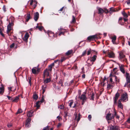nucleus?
<instances>
[{
  "instance_id": "obj_1",
  "label": "nucleus",
  "mask_w": 130,
  "mask_h": 130,
  "mask_svg": "<svg viewBox=\"0 0 130 130\" xmlns=\"http://www.w3.org/2000/svg\"><path fill=\"white\" fill-rule=\"evenodd\" d=\"M119 100L122 101L123 102H125L128 100V96L127 93L125 92L122 95L121 99Z\"/></svg>"
},
{
  "instance_id": "obj_2",
  "label": "nucleus",
  "mask_w": 130,
  "mask_h": 130,
  "mask_svg": "<svg viewBox=\"0 0 130 130\" xmlns=\"http://www.w3.org/2000/svg\"><path fill=\"white\" fill-rule=\"evenodd\" d=\"M78 97L80 100L82 101V104L83 105L86 101L87 98L85 95V93H83L81 95L78 96Z\"/></svg>"
},
{
  "instance_id": "obj_3",
  "label": "nucleus",
  "mask_w": 130,
  "mask_h": 130,
  "mask_svg": "<svg viewBox=\"0 0 130 130\" xmlns=\"http://www.w3.org/2000/svg\"><path fill=\"white\" fill-rule=\"evenodd\" d=\"M97 56L96 55H94L91 58V59H88L87 61V63L90 65H91L93 64V62L96 59Z\"/></svg>"
},
{
  "instance_id": "obj_4",
  "label": "nucleus",
  "mask_w": 130,
  "mask_h": 130,
  "mask_svg": "<svg viewBox=\"0 0 130 130\" xmlns=\"http://www.w3.org/2000/svg\"><path fill=\"white\" fill-rule=\"evenodd\" d=\"M120 96V94L118 92H117L115 94V96L113 98V103L114 105L117 104V100L118 99Z\"/></svg>"
},
{
  "instance_id": "obj_5",
  "label": "nucleus",
  "mask_w": 130,
  "mask_h": 130,
  "mask_svg": "<svg viewBox=\"0 0 130 130\" xmlns=\"http://www.w3.org/2000/svg\"><path fill=\"white\" fill-rule=\"evenodd\" d=\"M117 69V68H115L113 69V71L112 72V73H111L110 74V76H111L112 78L115 77L116 81L119 82V79L115 75L113 76L112 75V74H116V73L114 72V71Z\"/></svg>"
},
{
  "instance_id": "obj_6",
  "label": "nucleus",
  "mask_w": 130,
  "mask_h": 130,
  "mask_svg": "<svg viewBox=\"0 0 130 130\" xmlns=\"http://www.w3.org/2000/svg\"><path fill=\"white\" fill-rule=\"evenodd\" d=\"M40 71V69H39L38 67H34L31 70L32 73L34 74H38Z\"/></svg>"
},
{
  "instance_id": "obj_7",
  "label": "nucleus",
  "mask_w": 130,
  "mask_h": 130,
  "mask_svg": "<svg viewBox=\"0 0 130 130\" xmlns=\"http://www.w3.org/2000/svg\"><path fill=\"white\" fill-rule=\"evenodd\" d=\"M98 11L99 14L102 13L104 12L107 13L108 12V10L106 8H104L103 9L101 8H99L98 9Z\"/></svg>"
},
{
  "instance_id": "obj_8",
  "label": "nucleus",
  "mask_w": 130,
  "mask_h": 130,
  "mask_svg": "<svg viewBox=\"0 0 130 130\" xmlns=\"http://www.w3.org/2000/svg\"><path fill=\"white\" fill-rule=\"evenodd\" d=\"M29 1L30 2V5H33L32 7L34 9L37 6V2L35 0H30Z\"/></svg>"
},
{
  "instance_id": "obj_9",
  "label": "nucleus",
  "mask_w": 130,
  "mask_h": 130,
  "mask_svg": "<svg viewBox=\"0 0 130 130\" xmlns=\"http://www.w3.org/2000/svg\"><path fill=\"white\" fill-rule=\"evenodd\" d=\"M114 117L113 114L111 113H108L106 115V119L107 120H111L114 118Z\"/></svg>"
},
{
  "instance_id": "obj_10",
  "label": "nucleus",
  "mask_w": 130,
  "mask_h": 130,
  "mask_svg": "<svg viewBox=\"0 0 130 130\" xmlns=\"http://www.w3.org/2000/svg\"><path fill=\"white\" fill-rule=\"evenodd\" d=\"M51 71H50L46 69L44 70L43 73V77L44 78H45V76L48 77L49 76L51 72Z\"/></svg>"
},
{
  "instance_id": "obj_11",
  "label": "nucleus",
  "mask_w": 130,
  "mask_h": 130,
  "mask_svg": "<svg viewBox=\"0 0 130 130\" xmlns=\"http://www.w3.org/2000/svg\"><path fill=\"white\" fill-rule=\"evenodd\" d=\"M108 57L110 58H113L115 57V54L112 51L108 52Z\"/></svg>"
},
{
  "instance_id": "obj_12",
  "label": "nucleus",
  "mask_w": 130,
  "mask_h": 130,
  "mask_svg": "<svg viewBox=\"0 0 130 130\" xmlns=\"http://www.w3.org/2000/svg\"><path fill=\"white\" fill-rule=\"evenodd\" d=\"M124 66L123 64L119 66V67L120 71L123 74L125 73V70L124 68Z\"/></svg>"
},
{
  "instance_id": "obj_13",
  "label": "nucleus",
  "mask_w": 130,
  "mask_h": 130,
  "mask_svg": "<svg viewBox=\"0 0 130 130\" xmlns=\"http://www.w3.org/2000/svg\"><path fill=\"white\" fill-rule=\"evenodd\" d=\"M69 106L70 107H72V108H74L76 106L77 103H75L74 104V105L72 106V104H73V100L69 101Z\"/></svg>"
},
{
  "instance_id": "obj_14",
  "label": "nucleus",
  "mask_w": 130,
  "mask_h": 130,
  "mask_svg": "<svg viewBox=\"0 0 130 130\" xmlns=\"http://www.w3.org/2000/svg\"><path fill=\"white\" fill-rule=\"evenodd\" d=\"M126 82L124 85V87H130V78L126 79Z\"/></svg>"
},
{
  "instance_id": "obj_15",
  "label": "nucleus",
  "mask_w": 130,
  "mask_h": 130,
  "mask_svg": "<svg viewBox=\"0 0 130 130\" xmlns=\"http://www.w3.org/2000/svg\"><path fill=\"white\" fill-rule=\"evenodd\" d=\"M11 30V24L9 23L7 26V33L9 35V33L10 30Z\"/></svg>"
},
{
  "instance_id": "obj_16",
  "label": "nucleus",
  "mask_w": 130,
  "mask_h": 130,
  "mask_svg": "<svg viewBox=\"0 0 130 130\" xmlns=\"http://www.w3.org/2000/svg\"><path fill=\"white\" fill-rule=\"evenodd\" d=\"M29 37V35L28 33H26L24 36V37L23 38V40L25 42H27L28 39Z\"/></svg>"
},
{
  "instance_id": "obj_17",
  "label": "nucleus",
  "mask_w": 130,
  "mask_h": 130,
  "mask_svg": "<svg viewBox=\"0 0 130 130\" xmlns=\"http://www.w3.org/2000/svg\"><path fill=\"white\" fill-rule=\"evenodd\" d=\"M121 101L120 100H119L118 101V107L119 108L123 109V105L121 103Z\"/></svg>"
},
{
  "instance_id": "obj_18",
  "label": "nucleus",
  "mask_w": 130,
  "mask_h": 130,
  "mask_svg": "<svg viewBox=\"0 0 130 130\" xmlns=\"http://www.w3.org/2000/svg\"><path fill=\"white\" fill-rule=\"evenodd\" d=\"M96 37V36L95 35L90 36L88 37L87 39L89 41H91L94 39Z\"/></svg>"
},
{
  "instance_id": "obj_19",
  "label": "nucleus",
  "mask_w": 130,
  "mask_h": 130,
  "mask_svg": "<svg viewBox=\"0 0 130 130\" xmlns=\"http://www.w3.org/2000/svg\"><path fill=\"white\" fill-rule=\"evenodd\" d=\"M4 87L3 85H2V87H0V94L2 95L3 94L4 90Z\"/></svg>"
},
{
  "instance_id": "obj_20",
  "label": "nucleus",
  "mask_w": 130,
  "mask_h": 130,
  "mask_svg": "<svg viewBox=\"0 0 130 130\" xmlns=\"http://www.w3.org/2000/svg\"><path fill=\"white\" fill-rule=\"evenodd\" d=\"M39 17V14L38 12H36L34 15V19L35 21H37Z\"/></svg>"
},
{
  "instance_id": "obj_21",
  "label": "nucleus",
  "mask_w": 130,
  "mask_h": 130,
  "mask_svg": "<svg viewBox=\"0 0 130 130\" xmlns=\"http://www.w3.org/2000/svg\"><path fill=\"white\" fill-rule=\"evenodd\" d=\"M110 128V130H119L118 126L114 127L113 126H111Z\"/></svg>"
},
{
  "instance_id": "obj_22",
  "label": "nucleus",
  "mask_w": 130,
  "mask_h": 130,
  "mask_svg": "<svg viewBox=\"0 0 130 130\" xmlns=\"http://www.w3.org/2000/svg\"><path fill=\"white\" fill-rule=\"evenodd\" d=\"M54 63H52L48 66V68L47 69L48 70L50 71H51L52 70V68L54 66Z\"/></svg>"
},
{
  "instance_id": "obj_23",
  "label": "nucleus",
  "mask_w": 130,
  "mask_h": 130,
  "mask_svg": "<svg viewBox=\"0 0 130 130\" xmlns=\"http://www.w3.org/2000/svg\"><path fill=\"white\" fill-rule=\"evenodd\" d=\"M111 39L112 43L113 44H116V43L115 42V41L116 39V36H114L111 37Z\"/></svg>"
},
{
  "instance_id": "obj_24",
  "label": "nucleus",
  "mask_w": 130,
  "mask_h": 130,
  "mask_svg": "<svg viewBox=\"0 0 130 130\" xmlns=\"http://www.w3.org/2000/svg\"><path fill=\"white\" fill-rule=\"evenodd\" d=\"M77 118V122H78L80 119V114H78V116H77V114H76L75 115V120Z\"/></svg>"
},
{
  "instance_id": "obj_25",
  "label": "nucleus",
  "mask_w": 130,
  "mask_h": 130,
  "mask_svg": "<svg viewBox=\"0 0 130 130\" xmlns=\"http://www.w3.org/2000/svg\"><path fill=\"white\" fill-rule=\"evenodd\" d=\"M51 81V79L50 78H47L45 79L44 81V84H46L50 82Z\"/></svg>"
},
{
  "instance_id": "obj_26",
  "label": "nucleus",
  "mask_w": 130,
  "mask_h": 130,
  "mask_svg": "<svg viewBox=\"0 0 130 130\" xmlns=\"http://www.w3.org/2000/svg\"><path fill=\"white\" fill-rule=\"evenodd\" d=\"M43 102V101H38L36 102V106L37 107V108H38L40 107L41 103H42Z\"/></svg>"
},
{
  "instance_id": "obj_27",
  "label": "nucleus",
  "mask_w": 130,
  "mask_h": 130,
  "mask_svg": "<svg viewBox=\"0 0 130 130\" xmlns=\"http://www.w3.org/2000/svg\"><path fill=\"white\" fill-rule=\"evenodd\" d=\"M33 113V111H29L27 113V116L29 117H31L32 116V113Z\"/></svg>"
},
{
  "instance_id": "obj_28",
  "label": "nucleus",
  "mask_w": 130,
  "mask_h": 130,
  "mask_svg": "<svg viewBox=\"0 0 130 130\" xmlns=\"http://www.w3.org/2000/svg\"><path fill=\"white\" fill-rule=\"evenodd\" d=\"M30 14H27L26 18V22H28L29 19H30Z\"/></svg>"
},
{
  "instance_id": "obj_29",
  "label": "nucleus",
  "mask_w": 130,
  "mask_h": 130,
  "mask_svg": "<svg viewBox=\"0 0 130 130\" xmlns=\"http://www.w3.org/2000/svg\"><path fill=\"white\" fill-rule=\"evenodd\" d=\"M122 15L125 18H127L128 17V15L127 13H125L124 11H123L122 12Z\"/></svg>"
},
{
  "instance_id": "obj_30",
  "label": "nucleus",
  "mask_w": 130,
  "mask_h": 130,
  "mask_svg": "<svg viewBox=\"0 0 130 130\" xmlns=\"http://www.w3.org/2000/svg\"><path fill=\"white\" fill-rule=\"evenodd\" d=\"M3 29L0 27V34L3 37H4V35L3 33Z\"/></svg>"
},
{
  "instance_id": "obj_31",
  "label": "nucleus",
  "mask_w": 130,
  "mask_h": 130,
  "mask_svg": "<svg viewBox=\"0 0 130 130\" xmlns=\"http://www.w3.org/2000/svg\"><path fill=\"white\" fill-rule=\"evenodd\" d=\"M119 56L120 58L122 59L124 58L125 56L122 53H121L119 54Z\"/></svg>"
},
{
  "instance_id": "obj_32",
  "label": "nucleus",
  "mask_w": 130,
  "mask_h": 130,
  "mask_svg": "<svg viewBox=\"0 0 130 130\" xmlns=\"http://www.w3.org/2000/svg\"><path fill=\"white\" fill-rule=\"evenodd\" d=\"M19 99V98L18 96H17L12 101L13 102H17L18 101Z\"/></svg>"
},
{
  "instance_id": "obj_33",
  "label": "nucleus",
  "mask_w": 130,
  "mask_h": 130,
  "mask_svg": "<svg viewBox=\"0 0 130 130\" xmlns=\"http://www.w3.org/2000/svg\"><path fill=\"white\" fill-rule=\"evenodd\" d=\"M72 52V51L71 50L68 51L66 53V54L67 55H69Z\"/></svg>"
},
{
  "instance_id": "obj_34",
  "label": "nucleus",
  "mask_w": 130,
  "mask_h": 130,
  "mask_svg": "<svg viewBox=\"0 0 130 130\" xmlns=\"http://www.w3.org/2000/svg\"><path fill=\"white\" fill-rule=\"evenodd\" d=\"M113 87V85L112 84H109L107 85V88L109 89Z\"/></svg>"
},
{
  "instance_id": "obj_35",
  "label": "nucleus",
  "mask_w": 130,
  "mask_h": 130,
  "mask_svg": "<svg viewBox=\"0 0 130 130\" xmlns=\"http://www.w3.org/2000/svg\"><path fill=\"white\" fill-rule=\"evenodd\" d=\"M46 88V86H42V88L43 90V93H44V92H45Z\"/></svg>"
},
{
  "instance_id": "obj_36",
  "label": "nucleus",
  "mask_w": 130,
  "mask_h": 130,
  "mask_svg": "<svg viewBox=\"0 0 130 130\" xmlns=\"http://www.w3.org/2000/svg\"><path fill=\"white\" fill-rule=\"evenodd\" d=\"M72 17V23H74L76 22L75 18L74 16H73Z\"/></svg>"
},
{
  "instance_id": "obj_37",
  "label": "nucleus",
  "mask_w": 130,
  "mask_h": 130,
  "mask_svg": "<svg viewBox=\"0 0 130 130\" xmlns=\"http://www.w3.org/2000/svg\"><path fill=\"white\" fill-rule=\"evenodd\" d=\"M31 119L30 118H28L27 119L26 123H30Z\"/></svg>"
},
{
  "instance_id": "obj_38",
  "label": "nucleus",
  "mask_w": 130,
  "mask_h": 130,
  "mask_svg": "<svg viewBox=\"0 0 130 130\" xmlns=\"http://www.w3.org/2000/svg\"><path fill=\"white\" fill-rule=\"evenodd\" d=\"M125 77L126 79L130 78V76L129 74L127 73H126L125 75Z\"/></svg>"
},
{
  "instance_id": "obj_39",
  "label": "nucleus",
  "mask_w": 130,
  "mask_h": 130,
  "mask_svg": "<svg viewBox=\"0 0 130 130\" xmlns=\"http://www.w3.org/2000/svg\"><path fill=\"white\" fill-rule=\"evenodd\" d=\"M33 98L34 99L36 100L38 98V96L36 94H34L33 96Z\"/></svg>"
},
{
  "instance_id": "obj_40",
  "label": "nucleus",
  "mask_w": 130,
  "mask_h": 130,
  "mask_svg": "<svg viewBox=\"0 0 130 130\" xmlns=\"http://www.w3.org/2000/svg\"><path fill=\"white\" fill-rule=\"evenodd\" d=\"M22 112V110L21 109H19L18 110L17 112L16 113V114H18L19 113H20Z\"/></svg>"
},
{
  "instance_id": "obj_41",
  "label": "nucleus",
  "mask_w": 130,
  "mask_h": 130,
  "mask_svg": "<svg viewBox=\"0 0 130 130\" xmlns=\"http://www.w3.org/2000/svg\"><path fill=\"white\" fill-rule=\"evenodd\" d=\"M123 19L122 17H120L119 18V21H118V23L120 24L121 25H122V23H121V22H120V21L122 20Z\"/></svg>"
},
{
  "instance_id": "obj_42",
  "label": "nucleus",
  "mask_w": 130,
  "mask_h": 130,
  "mask_svg": "<svg viewBox=\"0 0 130 130\" xmlns=\"http://www.w3.org/2000/svg\"><path fill=\"white\" fill-rule=\"evenodd\" d=\"M58 107L60 109H63L64 108V106L63 105H61L59 106Z\"/></svg>"
},
{
  "instance_id": "obj_43",
  "label": "nucleus",
  "mask_w": 130,
  "mask_h": 130,
  "mask_svg": "<svg viewBox=\"0 0 130 130\" xmlns=\"http://www.w3.org/2000/svg\"><path fill=\"white\" fill-rule=\"evenodd\" d=\"M12 126V124L11 123H9L7 125V126L8 127H10Z\"/></svg>"
},
{
  "instance_id": "obj_44",
  "label": "nucleus",
  "mask_w": 130,
  "mask_h": 130,
  "mask_svg": "<svg viewBox=\"0 0 130 130\" xmlns=\"http://www.w3.org/2000/svg\"><path fill=\"white\" fill-rule=\"evenodd\" d=\"M30 126V123H26L25 126L27 127H29Z\"/></svg>"
},
{
  "instance_id": "obj_45",
  "label": "nucleus",
  "mask_w": 130,
  "mask_h": 130,
  "mask_svg": "<svg viewBox=\"0 0 130 130\" xmlns=\"http://www.w3.org/2000/svg\"><path fill=\"white\" fill-rule=\"evenodd\" d=\"M94 94V93H92L91 96V99L93 100Z\"/></svg>"
},
{
  "instance_id": "obj_46",
  "label": "nucleus",
  "mask_w": 130,
  "mask_h": 130,
  "mask_svg": "<svg viewBox=\"0 0 130 130\" xmlns=\"http://www.w3.org/2000/svg\"><path fill=\"white\" fill-rule=\"evenodd\" d=\"M12 88H13V87H12L11 86H10L8 87L9 92H10L12 91L11 89Z\"/></svg>"
},
{
  "instance_id": "obj_47",
  "label": "nucleus",
  "mask_w": 130,
  "mask_h": 130,
  "mask_svg": "<svg viewBox=\"0 0 130 130\" xmlns=\"http://www.w3.org/2000/svg\"><path fill=\"white\" fill-rule=\"evenodd\" d=\"M92 118L91 115H89L88 116V119L89 120L91 121V119Z\"/></svg>"
},
{
  "instance_id": "obj_48",
  "label": "nucleus",
  "mask_w": 130,
  "mask_h": 130,
  "mask_svg": "<svg viewBox=\"0 0 130 130\" xmlns=\"http://www.w3.org/2000/svg\"><path fill=\"white\" fill-rule=\"evenodd\" d=\"M14 43H13L11 45H10V47L11 48H13L14 46Z\"/></svg>"
},
{
  "instance_id": "obj_49",
  "label": "nucleus",
  "mask_w": 130,
  "mask_h": 130,
  "mask_svg": "<svg viewBox=\"0 0 130 130\" xmlns=\"http://www.w3.org/2000/svg\"><path fill=\"white\" fill-rule=\"evenodd\" d=\"M110 11L113 12L115 11H116L114 10V9L113 8H111L110 9Z\"/></svg>"
},
{
  "instance_id": "obj_50",
  "label": "nucleus",
  "mask_w": 130,
  "mask_h": 130,
  "mask_svg": "<svg viewBox=\"0 0 130 130\" xmlns=\"http://www.w3.org/2000/svg\"><path fill=\"white\" fill-rule=\"evenodd\" d=\"M57 118L58 119L59 121H60L62 120V118H61L59 116L57 117Z\"/></svg>"
},
{
  "instance_id": "obj_51",
  "label": "nucleus",
  "mask_w": 130,
  "mask_h": 130,
  "mask_svg": "<svg viewBox=\"0 0 130 130\" xmlns=\"http://www.w3.org/2000/svg\"><path fill=\"white\" fill-rule=\"evenodd\" d=\"M91 50L90 49L89 51H88V52H87V55H90V53H91Z\"/></svg>"
},
{
  "instance_id": "obj_52",
  "label": "nucleus",
  "mask_w": 130,
  "mask_h": 130,
  "mask_svg": "<svg viewBox=\"0 0 130 130\" xmlns=\"http://www.w3.org/2000/svg\"><path fill=\"white\" fill-rule=\"evenodd\" d=\"M110 81L111 83L112 84H113L114 83V82L112 81V78H110Z\"/></svg>"
},
{
  "instance_id": "obj_53",
  "label": "nucleus",
  "mask_w": 130,
  "mask_h": 130,
  "mask_svg": "<svg viewBox=\"0 0 130 130\" xmlns=\"http://www.w3.org/2000/svg\"><path fill=\"white\" fill-rule=\"evenodd\" d=\"M43 130H49L48 127L47 126L45 127L44 128H43Z\"/></svg>"
},
{
  "instance_id": "obj_54",
  "label": "nucleus",
  "mask_w": 130,
  "mask_h": 130,
  "mask_svg": "<svg viewBox=\"0 0 130 130\" xmlns=\"http://www.w3.org/2000/svg\"><path fill=\"white\" fill-rule=\"evenodd\" d=\"M3 9L4 12H5L6 11V9L5 6H4L3 7Z\"/></svg>"
},
{
  "instance_id": "obj_55",
  "label": "nucleus",
  "mask_w": 130,
  "mask_h": 130,
  "mask_svg": "<svg viewBox=\"0 0 130 130\" xmlns=\"http://www.w3.org/2000/svg\"><path fill=\"white\" fill-rule=\"evenodd\" d=\"M7 97L8 98L9 100H12V98H11V97H10L8 95L7 96Z\"/></svg>"
},
{
  "instance_id": "obj_56",
  "label": "nucleus",
  "mask_w": 130,
  "mask_h": 130,
  "mask_svg": "<svg viewBox=\"0 0 130 130\" xmlns=\"http://www.w3.org/2000/svg\"><path fill=\"white\" fill-rule=\"evenodd\" d=\"M59 30H60L63 31H64V29L61 27L59 29Z\"/></svg>"
},
{
  "instance_id": "obj_57",
  "label": "nucleus",
  "mask_w": 130,
  "mask_h": 130,
  "mask_svg": "<svg viewBox=\"0 0 130 130\" xmlns=\"http://www.w3.org/2000/svg\"><path fill=\"white\" fill-rule=\"evenodd\" d=\"M64 34V32L63 31H62V32H60L59 34V36H60L61 35V34H62L63 35Z\"/></svg>"
},
{
  "instance_id": "obj_58",
  "label": "nucleus",
  "mask_w": 130,
  "mask_h": 130,
  "mask_svg": "<svg viewBox=\"0 0 130 130\" xmlns=\"http://www.w3.org/2000/svg\"><path fill=\"white\" fill-rule=\"evenodd\" d=\"M61 124L60 123H59L58 124V125H57V127H60L61 126Z\"/></svg>"
},
{
  "instance_id": "obj_59",
  "label": "nucleus",
  "mask_w": 130,
  "mask_h": 130,
  "mask_svg": "<svg viewBox=\"0 0 130 130\" xmlns=\"http://www.w3.org/2000/svg\"><path fill=\"white\" fill-rule=\"evenodd\" d=\"M43 27L42 26H39V27L38 29L40 30H41L43 28Z\"/></svg>"
},
{
  "instance_id": "obj_60",
  "label": "nucleus",
  "mask_w": 130,
  "mask_h": 130,
  "mask_svg": "<svg viewBox=\"0 0 130 130\" xmlns=\"http://www.w3.org/2000/svg\"><path fill=\"white\" fill-rule=\"evenodd\" d=\"M126 122L128 123H130V118H129L127 120Z\"/></svg>"
},
{
  "instance_id": "obj_61",
  "label": "nucleus",
  "mask_w": 130,
  "mask_h": 130,
  "mask_svg": "<svg viewBox=\"0 0 130 130\" xmlns=\"http://www.w3.org/2000/svg\"><path fill=\"white\" fill-rule=\"evenodd\" d=\"M82 72L84 73H85V71H84V67H83L82 69Z\"/></svg>"
},
{
  "instance_id": "obj_62",
  "label": "nucleus",
  "mask_w": 130,
  "mask_h": 130,
  "mask_svg": "<svg viewBox=\"0 0 130 130\" xmlns=\"http://www.w3.org/2000/svg\"><path fill=\"white\" fill-rule=\"evenodd\" d=\"M86 50L85 51H84L82 55L83 56H84V55L86 54Z\"/></svg>"
},
{
  "instance_id": "obj_63",
  "label": "nucleus",
  "mask_w": 130,
  "mask_h": 130,
  "mask_svg": "<svg viewBox=\"0 0 130 130\" xmlns=\"http://www.w3.org/2000/svg\"><path fill=\"white\" fill-rule=\"evenodd\" d=\"M127 18H123V19H124V21L125 22H126V21H127Z\"/></svg>"
},
{
  "instance_id": "obj_64",
  "label": "nucleus",
  "mask_w": 130,
  "mask_h": 130,
  "mask_svg": "<svg viewBox=\"0 0 130 130\" xmlns=\"http://www.w3.org/2000/svg\"><path fill=\"white\" fill-rule=\"evenodd\" d=\"M127 4L128 5L130 4V0H128L127 2Z\"/></svg>"
}]
</instances>
